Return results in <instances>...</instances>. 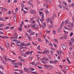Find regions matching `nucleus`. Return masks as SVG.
I'll return each mask as SVG.
<instances>
[{
  "mask_svg": "<svg viewBox=\"0 0 74 74\" xmlns=\"http://www.w3.org/2000/svg\"><path fill=\"white\" fill-rule=\"evenodd\" d=\"M36 22L37 23H38V25L40 27V28H42V29H44V28L43 26H42V25L40 23V20H39V19H37Z\"/></svg>",
  "mask_w": 74,
  "mask_h": 74,
  "instance_id": "nucleus-1",
  "label": "nucleus"
},
{
  "mask_svg": "<svg viewBox=\"0 0 74 74\" xmlns=\"http://www.w3.org/2000/svg\"><path fill=\"white\" fill-rule=\"evenodd\" d=\"M32 27H33V28H35V29H38V26L36 24H34V25H32Z\"/></svg>",
  "mask_w": 74,
  "mask_h": 74,
  "instance_id": "nucleus-2",
  "label": "nucleus"
},
{
  "mask_svg": "<svg viewBox=\"0 0 74 74\" xmlns=\"http://www.w3.org/2000/svg\"><path fill=\"white\" fill-rule=\"evenodd\" d=\"M63 8L62 9L63 11H65V10H67V11H68V10H69V8H68V7L67 6H66L65 7L63 6Z\"/></svg>",
  "mask_w": 74,
  "mask_h": 74,
  "instance_id": "nucleus-3",
  "label": "nucleus"
},
{
  "mask_svg": "<svg viewBox=\"0 0 74 74\" xmlns=\"http://www.w3.org/2000/svg\"><path fill=\"white\" fill-rule=\"evenodd\" d=\"M18 58L20 59L21 62H25V60L22 58V57L19 56L18 57Z\"/></svg>",
  "mask_w": 74,
  "mask_h": 74,
  "instance_id": "nucleus-4",
  "label": "nucleus"
},
{
  "mask_svg": "<svg viewBox=\"0 0 74 74\" xmlns=\"http://www.w3.org/2000/svg\"><path fill=\"white\" fill-rule=\"evenodd\" d=\"M62 47L63 50H64L66 48V45L65 44H62Z\"/></svg>",
  "mask_w": 74,
  "mask_h": 74,
  "instance_id": "nucleus-5",
  "label": "nucleus"
},
{
  "mask_svg": "<svg viewBox=\"0 0 74 74\" xmlns=\"http://www.w3.org/2000/svg\"><path fill=\"white\" fill-rule=\"evenodd\" d=\"M29 12L30 13L32 14H35V13H36V11L32 10H30Z\"/></svg>",
  "mask_w": 74,
  "mask_h": 74,
  "instance_id": "nucleus-6",
  "label": "nucleus"
},
{
  "mask_svg": "<svg viewBox=\"0 0 74 74\" xmlns=\"http://www.w3.org/2000/svg\"><path fill=\"white\" fill-rule=\"evenodd\" d=\"M47 53H49V50L44 51L42 53H43V54H45Z\"/></svg>",
  "mask_w": 74,
  "mask_h": 74,
  "instance_id": "nucleus-7",
  "label": "nucleus"
},
{
  "mask_svg": "<svg viewBox=\"0 0 74 74\" xmlns=\"http://www.w3.org/2000/svg\"><path fill=\"white\" fill-rule=\"evenodd\" d=\"M21 10L23 11V8L24 7V5H23V3H21Z\"/></svg>",
  "mask_w": 74,
  "mask_h": 74,
  "instance_id": "nucleus-8",
  "label": "nucleus"
},
{
  "mask_svg": "<svg viewBox=\"0 0 74 74\" xmlns=\"http://www.w3.org/2000/svg\"><path fill=\"white\" fill-rule=\"evenodd\" d=\"M51 65H49V66L47 65H45L44 67L46 68H48V69H50L51 67Z\"/></svg>",
  "mask_w": 74,
  "mask_h": 74,
  "instance_id": "nucleus-9",
  "label": "nucleus"
},
{
  "mask_svg": "<svg viewBox=\"0 0 74 74\" xmlns=\"http://www.w3.org/2000/svg\"><path fill=\"white\" fill-rule=\"evenodd\" d=\"M6 43V45L7 47H10V45L9 44V43L7 41H6L5 42Z\"/></svg>",
  "mask_w": 74,
  "mask_h": 74,
  "instance_id": "nucleus-10",
  "label": "nucleus"
},
{
  "mask_svg": "<svg viewBox=\"0 0 74 74\" xmlns=\"http://www.w3.org/2000/svg\"><path fill=\"white\" fill-rule=\"evenodd\" d=\"M14 65H13V66H14V67H15V68H18V64L14 63Z\"/></svg>",
  "mask_w": 74,
  "mask_h": 74,
  "instance_id": "nucleus-11",
  "label": "nucleus"
},
{
  "mask_svg": "<svg viewBox=\"0 0 74 74\" xmlns=\"http://www.w3.org/2000/svg\"><path fill=\"white\" fill-rule=\"evenodd\" d=\"M50 20H51V18H47L46 21L47 23H48Z\"/></svg>",
  "mask_w": 74,
  "mask_h": 74,
  "instance_id": "nucleus-12",
  "label": "nucleus"
},
{
  "mask_svg": "<svg viewBox=\"0 0 74 74\" xmlns=\"http://www.w3.org/2000/svg\"><path fill=\"white\" fill-rule=\"evenodd\" d=\"M48 60V58H45V57H43L42 58V59L41 60Z\"/></svg>",
  "mask_w": 74,
  "mask_h": 74,
  "instance_id": "nucleus-13",
  "label": "nucleus"
},
{
  "mask_svg": "<svg viewBox=\"0 0 74 74\" xmlns=\"http://www.w3.org/2000/svg\"><path fill=\"white\" fill-rule=\"evenodd\" d=\"M62 3L63 4L65 5H67V4L66 3V2L65 1H62Z\"/></svg>",
  "mask_w": 74,
  "mask_h": 74,
  "instance_id": "nucleus-14",
  "label": "nucleus"
},
{
  "mask_svg": "<svg viewBox=\"0 0 74 74\" xmlns=\"http://www.w3.org/2000/svg\"><path fill=\"white\" fill-rule=\"evenodd\" d=\"M69 22V20L68 19L64 21V23L65 25H66V24L68 23Z\"/></svg>",
  "mask_w": 74,
  "mask_h": 74,
  "instance_id": "nucleus-15",
  "label": "nucleus"
},
{
  "mask_svg": "<svg viewBox=\"0 0 74 74\" xmlns=\"http://www.w3.org/2000/svg\"><path fill=\"white\" fill-rule=\"evenodd\" d=\"M57 53L59 55H61V52H60V51L59 50L57 51Z\"/></svg>",
  "mask_w": 74,
  "mask_h": 74,
  "instance_id": "nucleus-16",
  "label": "nucleus"
},
{
  "mask_svg": "<svg viewBox=\"0 0 74 74\" xmlns=\"http://www.w3.org/2000/svg\"><path fill=\"white\" fill-rule=\"evenodd\" d=\"M34 17H32V18H30L29 19V22H30L32 21H33V20H34Z\"/></svg>",
  "mask_w": 74,
  "mask_h": 74,
  "instance_id": "nucleus-17",
  "label": "nucleus"
},
{
  "mask_svg": "<svg viewBox=\"0 0 74 74\" xmlns=\"http://www.w3.org/2000/svg\"><path fill=\"white\" fill-rule=\"evenodd\" d=\"M24 70L26 72H27V73H29V70L27 69L24 68Z\"/></svg>",
  "mask_w": 74,
  "mask_h": 74,
  "instance_id": "nucleus-18",
  "label": "nucleus"
},
{
  "mask_svg": "<svg viewBox=\"0 0 74 74\" xmlns=\"http://www.w3.org/2000/svg\"><path fill=\"white\" fill-rule=\"evenodd\" d=\"M45 12L47 15H48V14H49V12H48V10H45Z\"/></svg>",
  "mask_w": 74,
  "mask_h": 74,
  "instance_id": "nucleus-19",
  "label": "nucleus"
},
{
  "mask_svg": "<svg viewBox=\"0 0 74 74\" xmlns=\"http://www.w3.org/2000/svg\"><path fill=\"white\" fill-rule=\"evenodd\" d=\"M43 27H44H44H46L47 26V24H46V23L45 22H44L43 23ZM43 28V29L44 28Z\"/></svg>",
  "mask_w": 74,
  "mask_h": 74,
  "instance_id": "nucleus-20",
  "label": "nucleus"
},
{
  "mask_svg": "<svg viewBox=\"0 0 74 74\" xmlns=\"http://www.w3.org/2000/svg\"><path fill=\"white\" fill-rule=\"evenodd\" d=\"M54 41L55 42H56V43H58L59 42H58V40H57V39H56V38H55L54 39Z\"/></svg>",
  "mask_w": 74,
  "mask_h": 74,
  "instance_id": "nucleus-21",
  "label": "nucleus"
},
{
  "mask_svg": "<svg viewBox=\"0 0 74 74\" xmlns=\"http://www.w3.org/2000/svg\"><path fill=\"white\" fill-rule=\"evenodd\" d=\"M28 3L31 6H32V7H33V5L32 3H30V2L29 1H28Z\"/></svg>",
  "mask_w": 74,
  "mask_h": 74,
  "instance_id": "nucleus-22",
  "label": "nucleus"
},
{
  "mask_svg": "<svg viewBox=\"0 0 74 74\" xmlns=\"http://www.w3.org/2000/svg\"><path fill=\"white\" fill-rule=\"evenodd\" d=\"M21 56H24V57H26V54L24 53H21L20 54Z\"/></svg>",
  "mask_w": 74,
  "mask_h": 74,
  "instance_id": "nucleus-23",
  "label": "nucleus"
},
{
  "mask_svg": "<svg viewBox=\"0 0 74 74\" xmlns=\"http://www.w3.org/2000/svg\"><path fill=\"white\" fill-rule=\"evenodd\" d=\"M49 62L51 64H54V61H53V60H50L49 61Z\"/></svg>",
  "mask_w": 74,
  "mask_h": 74,
  "instance_id": "nucleus-24",
  "label": "nucleus"
},
{
  "mask_svg": "<svg viewBox=\"0 0 74 74\" xmlns=\"http://www.w3.org/2000/svg\"><path fill=\"white\" fill-rule=\"evenodd\" d=\"M10 29V27L8 26H6L5 28V30H7V29Z\"/></svg>",
  "mask_w": 74,
  "mask_h": 74,
  "instance_id": "nucleus-25",
  "label": "nucleus"
},
{
  "mask_svg": "<svg viewBox=\"0 0 74 74\" xmlns=\"http://www.w3.org/2000/svg\"><path fill=\"white\" fill-rule=\"evenodd\" d=\"M64 25V21H62L61 24V26H60V27H62V26H63Z\"/></svg>",
  "mask_w": 74,
  "mask_h": 74,
  "instance_id": "nucleus-26",
  "label": "nucleus"
},
{
  "mask_svg": "<svg viewBox=\"0 0 74 74\" xmlns=\"http://www.w3.org/2000/svg\"><path fill=\"white\" fill-rule=\"evenodd\" d=\"M28 38L29 40V41H31L32 40V38H31V37L29 36L27 37Z\"/></svg>",
  "mask_w": 74,
  "mask_h": 74,
  "instance_id": "nucleus-27",
  "label": "nucleus"
},
{
  "mask_svg": "<svg viewBox=\"0 0 74 74\" xmlns=\"http://www.w3.org/2000/svg\"><path fill=\"white\" fill-rule=\"evenodd\" d=\"M62 27H60V28H58V32H61V28Z\"/></svg>",
  "mask_w": 74,
  "mask_h": 74,
  "instance_id": "nucleus-28",
  "label": "nucleus"
},
{
  "mask_svg": "<svg viewBox=\"0 0 74 74\" xmlns=\"http://www.w3.org/2000/svg\"><path fill=\"white\" fill-rule=\"evenodd\" d=\"M32 43L33 44V45H37V43L35 42H32Z\"/></svg>",
  "mask_w": 74,
  "mask_h": 74,
  "instance_id": "nucleus-29",
  "label": "nucleus"
},
{
  "mask_svg": "<svg viewBox=\"0 0 74 74\" xmlns=\"http://www.w3.org/2000/svg\"><path fill=\"white\" fill-rule=\"evenodd\" d=\"M14 21H17V19H16V18L15 16H14Z\"/></svg>",
  "mask_w": 74,
  "mask_h": 74,
  "instance_id": "nucleus-30",
  "label": "nucleus"
},
{
  "mask_svg": "<svg viewBox=\"0 0 74 74\" xmlns=\"http://www.w3.org/2000/svg\"><path fill=\"white\" fill-rule=\"evenodd\" d=\"M34 34H35V33H34V32H32L31 34H30V35L33 36V35H34Z\"/></svg>",
  "mask_w": 74,
  "mask_h": 74,
  "instance_id": "nucleus-31",
  "label": "nucleus"
},
{
  "mask_svg": "<svg viewBox=\"0 0 74 74\" xmlns=\"http://www.w3.org/2000/svg\"><path fill=\"white\" fill-rule=\"evenodd\" d=\"M19 71L20 74H23V72L22 70H21Z\"/></svg>",
  "mask_w": 74,
  "mask_h": 74,
  "instance_id": "nucleus-32",
  "label": "nucleus"
},
{
  "mask_svg": "<svg viewBox=\"0 0 74 74\" xmlns=\"http://www.w3.org/2000/svg\"><path fill=\"white\" fill-rule=\"evenodd\" d=\"M25 36L26 37H28L29 35H28V34H27V33H25Z\"/></svg>",
  "mask_w": 74,
  "mask_h": 74,
  "instance_id": "nucleus-33",
  "label": "nucleus"
},
{
  "mask_svg": "<svg viewBox=\"0 0 74 74\" xmlns=\"http://www.w3.org/2000/svg\"><path fill=\"white\" fill-rule=\"evenodd\" d=\"M24 51H25L24 49L22 50H21L20 51V53H23Z\"/></svg>",
  "mask_w": 74,
  "mask_h": 74,
  "instance_id": "nucleus-34",
  "label": "nucleus"
},
{
  "mask_svg": "<svg viewBox=\"0 0 74 74\" xmlns=\"http://www.w3.org/2000/svg\"><path fill=\"white\" fill-rule=\"evenodd\" d=\"M58 7L60 8H61V9H62V6L61 4L59 5Z\"/></svg>",
  "mask_w": 74,
  "mask_h": 74,
  "instance_id": "nucleus-35",
  "label": "nucleus"
},
{
  "mask_svg": "<svg viewBox=\"0 0 74 74\" xmlns=\"http://www.w3.org/2000/svg\"><path fill=\"white\" fill-rule=\"evenodd\" d=\"M69 45H73V42H71V41H70L69 43Z\"/></svg>",
  "mask_w": 74,
  "mask_h": 74,
  "instance_id": "nucleus-36",
  "label": "nucleus"
},
{
  "mask_svg": "<svg viewBox=\"0 0 74 74\" xmlns=\"http://www.w3.org/2000/svg\"><path fill=\"white\" fill-rule=\"evenodd\" d=\"M65 69L66 70H68L69 69V67L67 66H66L65 67Z\"/></svg>",
  "mask_w": 74,
  "mask_h": 74,
  "instance_id": "nucleus-37",
  "label": "nucleus"
},
{
  "mask_svg": "<svg viewBox=\"0 0 74 74\" xmlns=\"http://www.w3.org/2000/svg\"><path fill=\"white\" fill-rule=\"evenodd\" d=\"M37 49L38 50H40L41 49L40 48V46L39 45L37 47Z\"/></svg>",
  "mask_w": 74,
  "mask_h": 74,
  "instance_id": "nucleus-38",
  "label": "nucleus"
},
{
  "mask_svg": "<svg viewBox=\"0 0 74 74\" xmlns=\"http://www.w3.org/2000/svg\"><path fill=\"white\" fill-rule=\"evenodd\" d=\"M9 38V37H8L7 36H2V38H4V39H5V38Z\"/></svg>",
  "mask_w": 74,
  "mask_h": 74,
  "instance_id": "nucleus-39",
  "label": "nucleus"
},
{
  "mask_svg": "<svg viewBox=\"0 0 74 74\" xmlns=\"http://www.w3.org/2000/svg\"><path fill=\"white\" fill-rule=\"evenodd\" d=\"M30 23H31L32 24H33V23H35V21L34 20H33L32 21L30 22Z\"/></svg>",
  "mask_w": 74,
  "mask_h": 74,
  "instance_id": "nucleus-40",
  "label": "nucleus"
},
{
  "mask_svg": "<svg viewBox=\"0 0 74 74\" xmlns=\"http://www.w3.org/2000/svg\"><path fill=\"white\" fill-rule=\"evenodd\" d=\"M27 32H28L29 33H31L32 32V30H31V29H29V30H27Z\"/></svg>",
  "mask_w": 74,
  "mask_h": 74,
  "instance_id": "nucleus-41",
  "label": "nucleus"
},
{
  "mask_svg": "<svg viewBox=\"0 0 74 74\" xmlns=\"http://www.w3.org/2000/svg\"><path fill=\"white\" fill-rule=\"evenodd\" d=\"M3 59H5V60H6V59H7V57H6V56H5V55L3 56Z\"/></svg>",
  "mask_w": 74,
  "mask_h": 74,
  "instance_id": "nucleus-42",
  "label": "nucleus"
},
{
  "mask_svg": "<svg viewBox=\"0 0 74 74\" xmlns=\"http://www.w3.org/2000/svg\"><path fill=\"white\" fill-rule=\"evenodd\" d=\"M18 64L20 66H22V64L21 62H18Z\"/></svg>",
  "mask_w": 74,
  "mask_h": 74,
  "instance_id": "nucleus-43",
  "label": "nucleus"
},
{
  "mask_svg": "<svg viewBox=\"0 0 74 74\" xmlns=\"http://www.w3.org/2000/svg\"><path fill=\"white\" fill-rule=\"evenodd\" d=\"M11 14V11H9L8 12V15H10Z\"/></svg>",
  "mask_w": 74,
  "mask_h": 74,
  "instance_id": "nucleus-44",
  "label": "nucleus"
},
{
  "mask_svg": "<svg viewBox=\"0 0 74 74\" xmlns=\"http://www.w3.org/2000/svg\"><path fill=\"white\" fill-rule=\"evenodd\" d=\"M52 2V0H49V3H50V4H51Z\"/></svg>",
  "mask_w": 74,
  "mask_h": 74,
  "instance_id": "nucleus-45",
  "label": "nucleus"
},
{
  "mask_svg": "<svg viewBox=\"0 0 74 74\" xmlns=\"http://www.w3.org/2000/svg\"><path fill=\"white\" fill-rule=\"evenodd\" d=\"M56 16H57L56 14H55L53 16V19H54V18H55L56 17Z\"/></svg>",
  "mask_w": 74,
  "mask_h": 74,
  "instance_id": "nucleus-46",
  "label": "nucleus"
},
{
  "mask_svg": "<svg viewBox=\"0 0 74 74\" xmlns=\"http://www.w3.org/2000/svg\"><path fill=\"white\" fill-rule=\"evenodd\" d=\"M20 45H21H21L22 46H25V44L23 42L21 43V44Z\"/></svg>",
  "mask_w": 74,
  "mask_h": 74,
  "instance_id": "nucleus-47",
  "label": "nucleus"
},
{
  "mask_svg": "<svg viewBox=\"0 0 74 74\" xmlns=\"http://www.w3.org/2000/svg\"><path fill=\"white\" fill-rule=\"evenodd\" d=\"M58 62V60H54V63H57V62Z\"/></svg>",
  "mask_w": 74,
  "mask_h": 74,
  "instance_id": "nucleus-48",
  "label": "nucleus"
},
{
  "mask_svg": "<svg viewBox=\"0 0 74 74\" xmlns=\"http://www.w3.org/2000/svg\"><path fill=\"white\" fill-rule=\"evenodd\" d=\"M18 8H16L15 10V11L16 12H18Z\"/></svg>",
  "mask_w": 74,
  "mask_h": 74,
  "instance_id": "nucleus-49",
  "label": "nucleus"
},
{
  "mask_svg": "<svg viewBox=\"0 0 74 74\" xmlns=\"http://www.w3.org/2000/svg\"><path fill=\"white\" fill-rule=\"evenodd\" d=\"M0 68H1L2 70H4V68H3V66L1 65H0Z\"/></svg>",
  "mask_w": 74,
  "mask_h": 74,
  "instance_id": "nucleus-50",
  "label": "nucleus"
},
{
  "mask_svg": "<svg viewBox=\"0 0 74 74\" xmlns=\"http://www.w3.org/2000/svg\"><path fill=\"white\" fill-rule=\"evenodd\" d=\"M6 60H7L8 61H10V60H11V59L9 58H7L6 59Z\"/></svg>",
  "mask_w": 74,
  "mask_h": 74,
  "instance_id": "nucleus-51",
  "label": "nucleus"
},
{
  "mask_svg": "<svg viewBox=\"0 0 74 74\" xmlns=\"http://www.w3.org/2000/svg\"><path fill=\"white\" fill-rule=\"evenodd\" d=\"M26 54H27V55H29V54L30 53V52H29V51H26Z\"/></svg>",
  "mask_w": 74,
  "mask_h": 74,
  "instance_id": "nucleus-52",
  "label": "nucleus"
},
{
  "mask_svg": "<svg viewBox=\"0 0 74 74\" xmlns=\"http://www.w3.org/2000/svg\"><path fill=\"white\" fill-rule=\"evenodd\" d=\"M34 66L36 67V66H37L38 65V64H37V63H34Z\"/></svg>",
  "mask_w": 74,
  "mask_h": 74,
  "instance_id": "nucleus-53",
  "label": "nucleus"
},
{
  "mask_svg": "<svg viewBox=\"0 0 74 74\" xmlns=\"http://www.w3.org/2000/svg\"><path fill=\"white\" fill-rule=\"evenodd\" d=\"M46 43H49V40L47 39H45Z\"/></svg>",
  "mask_w": 74,
  "mask_h": 74,
  "instance_id": "nucleus-54",
  "label": "nucleus"
},
{
  "mask_svg": "<svg viewBox=\"0 0 74 74\" xmlns=\"http://www.w3.org/2000/svg\"><path fill=\"white\" fill-rule=\"evenodd\" d=\"M49 45L50 46H51V47H52V46H53V45L51 43H49Z\"/></svg>",
  "mask_w": 74,
  "mask_h": 74,
  "instance_id": "nucleus-55",
  "label": "nucleus"
},
{
  "mask_svg": "<svg viewBox=\"0 0 74 74\" xmlns=\"http://www.w3.org/2000/svg\"><path fill=\"white\" fill-rule=\"evenodd\" d=\"M18 30L19 31H22V28L19 27L18 29Z\"/></svg>",
  "mask_w": 74,
  "mask_h": 74,
  "instance_id": "nucleus-56",
  "label": "nucleus"
},
{
  "mask_svg": "<svg viewBox=\"0 0 74 74\" xmlns=\"http://www.w3.org/2000/svg\"><path fill=\"white\" fill-rule=\"evenodd\" d=\"M53 34H56V31H53Z\"/></svg>",
  "mask_w": 74,
  "mask_h": 74,
  "instance_id": "nucleus-57",
  "label": "nucleus"
},
{
  "mask_svg": "<svg viewBox=\"0 0 74 74\" xmlns=\"http://www.w3.org/2000/svg\"><path fill=\"white\" fill-rule=\"evenodd\" d=\"M66 60L69 63H70V61L69 60L68 58L66 59Z\"/></svg>",
  "mask_w": 74,
  "mask_h": 74,
  "instance_id": "nucleus-58",
  "label": "nucleus"
},
{
  "mask_svg": "<svg viewBox=\"0 0 74 74\" xmlns=\"http://www.w3.org/2000/svg\"><path fill=\"white\" fill-rule=\"evenodd\" d=\"M55 47V48H57L58 47V46H57V45H56V44H53Z\"/></svg>",
  "mask_w": 74,
  "mask_h": 74,
  "instance_id": "nucleus-59",
  "label": "nucleus"
},
{
  "mask_svg": "<svg viewBox=\"0 0 74 74\" xmlns=\"http://www.w3.org/2000/svg\"><path fill=\"white\" fill-rule=\"evenodd\" d=\"M1 49V51H3V52H4V51H5V50L3 48Z\"/></svg>",
  "mask_w": 74,
  "mask_h": 74,
  "instance_id": "nucleus-60",
  "label": "nucleus"
},
{
  "mask_svg": "<svg viewBox=\"0 0 74 74\" xmlns=\"http://www.w3.org/2000/svg\"><path fill=\"white\" fill-rule=\"evenodd\" d=\"M46 9H48V4L47 3L46 4Z\"/></svg>",
  "mask_w": 74,
  "mask_h": 74,
  "instance_id": "nucleus-61",
  "label": "nucleus"
},
{
  "mask_svg": "<svg viewBox=\"0 0 74 74\" xmlns=\"http://www.w3.org/2000/svg\"><path fill=\"white\" fill-rule=\"evenodd\" d=\"M71 23H70L69 24L68 26L67 27H70V26H71Z\"/></svg>",
  "mask_w": 74,
  "mask_h": 74,
  "instance_id": "nucleus-62",
  "label": "nucleus"
},
{
  "mask_svg": "<svg viewBox=\"0 0 74 74\" xmlns=\"http://www.w3.org/2000/svg\"><path fill=\"white\" fill-rule=\"evenodd\" d=\"M30 70H31V71H33V70H34V68H31L30 69Z\"/></svg>",
  "mask_w": 74,
  "mask_h": 74,
  "instance_id": "nucleus-63",
  "label": "nucleus"
},
{
  "mask_svg": "<svg viewBox=\"0 0 74 74\" xmlns=\"http://www.w3.org/2000/svg\"><path fill=\"white\" fill-rule=\"evenodd\" d=\"M4 25V24H0V27H3Z\"/></svg>",
  "mask_w": 74,
  "mask_h": 74,
  "instance_id": "nucleus-64",
  "label": "nucleus"
}]
</instances>
